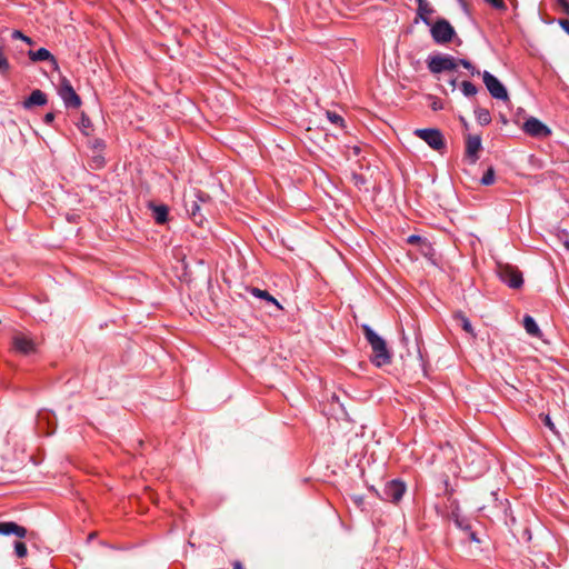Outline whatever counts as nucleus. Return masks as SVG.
Segmentation results:
<instances>
[{"label": "nucleus", "instance_id": "obj_1", "mask_svg": "<svg viewBox=\"0 0 569 569\" xmlns=\"http://www.w3.org/2000/svg\"><path fill=\"white\" fill-rule=\"evenodd\" d=\"M362 330L373 351L372 362L377 367L390 363L391 356L387 348L386 341L380 336H378L368 325H363Z\"/></svg>", "mask_w": 569, "mask_h": 569}, {"label": "nucleus", "instance_id": "obj_2", "mask_svg": "<svg viewBox=\"0 0 569 569\" xmlns=\"http://www.w3.org/2000/svg\"><path fill=\"white\" fill-rule=\"evenodd\" d=\"M210 200V197L207 193L201 191H196L193 196L189 197L184 201V208L188 214L197 224H202L204 217L201 213V207L206 204Z\"/></svg>", "mask_w": 569, "mask_h": 569}, {"label": "nucleus", "instance_id": "obj_3", "mask_svg": "<svg viewBox=\"0 0 569 569\" xmlns=\"http://www.w3.org/2000/svg\"><path fill=\"white\" fill-rule=\"evenodd\" d=\"M427 64L430 72L436 74L443 71H452L458 67L457 59L449 54L429 57Z\"/></svg>", "mask_w": 569, "mask_h": 569}, {"label": "nucleus", "instance_id": "obj_4", "mask_svg": "<svg viewBox=\"0 0 569 569\" xmlns=\"http://www.w3.org/2000/svg\"><path fill=\"white\" fill-rule=\"evenodd\" d=\"M431 37L436 43L443 44L451 41L455 36V29L445 19H439L430 29Z\"/></svg>", "mask_w": 569, "mask_h": 569}, {"label": "nucleus", "instance_id": "obj_5", "mask_svg": "<svg viewBox=\"0 0 569 569\" xmlns=\"http://www.w3.org/2000/svg\"><path fill=\"white\" fill-rule=\"evenodd\" d=\"M12 345L14 351L23 356H31L38 351V342L23 332H18L13 336Z\"/></svg>", "mask_w": 569, "mask_h": 569}, {"label": "nucleus", "instance_id": "obj_6", "mask_svg": "<svg viewBox=\"0 0 569 569\" xmlns=\"http://www.w3.org/2000/svg\"><path fill=\"white\" fill-rule=\"evenodd\" d=\"M415 136L423 140L436 151H441L446 147L443 136L438 129H417L415 130Z\"/></svg>", "mask_w": 569, "mask_h": 569}, {"label": "nucleus", "instance_id": "obj_7", "mask_svg": "<svg viewBox=\"0 0 569 569\" xmlns=\"http://www.w3.org/2000/svg\"><path fill=\"white\" fill-rule=\"evenodd\" d=\"M483 83L486 84V88L488 89L489 93L492 98L497 100H508V92L506 87L499 81L498 78H496L493 74H491L489 71H483L482 73Z\"/></svg>", "mask_w": 569, "mask_h": 569}, {"label": "nucleus", "instance_id": "obj_8", "mask_svg": "<svg viewBox=\"0 0 569 569\" xmlns=\"http://www.w3.org/2000/svg\"><path fill=\"white\" fill-rule=\"evenodd\" d=\"M406 492L405 482L393 479L388 481L382 490L381 499L390 502H398L401 500Z\"/></svg>", "mask_w": 569, "mask_h": 569}, {"label": "nucleus", "instance_id": "obj_9", "mask_svg": "<svg viewBox=\"0 0 569 569\" xmlns=\"http://www.w3.org/2000/svg\"><path fill=\"white\" fill-rule=\"evenodd\" d=\"M522 129L527 134L535 138H547L551 134V129L535 117L527 119Z\"/></svg>", "mask_w": 569, "mask_h": 569}, {"label": "nucleus", "instance_id": "obj_10", "mask_svg": "<svg viewBox=\"0 0 569 569\" xmlns=\"http://www.w3.org/2000/svg\"><path fill=\"white\" fill-rule=\"evenodd\" d=\"M59 96L68 108H79L81 104L80 97L68 80L62 81L59 89Z\"/></svg>", "mask_w": 569, "mask_h": 569}, {"label": "nucleus", "instance_id": "obj_11", "mask_svg": "<svg viewBox=\"0 0 569 569\" xmlns=\"http://www.w3.org/2000/svg\"><path fill=\"white\" fill-rule=\"evenodd\" d=\"M500 278L510 288H520L523 283L522 274L517 269L505 266L500 269Z\"/></svg>", "mask_w": 569, "mask_h": 569}, {"label": "nucleus", "instance_id": "obj_12", "mask_svg": "<svg viewBox=\"0 0 569 569\" xmlns=\"http://www.w3.org/2000/svg\"><path fill=\"white\" fill-rule=\"evenodd\" d=\"M28 533V530L13 522V521H3L0 522V536H16L18 538H24Z\"/></svg>", "mask_w": 569, "mask_h": 569}, {"label": "nucleus", "instance_id": "obj_13", "mask_svg": "<svg viewBox=\"0 0 569 569\" xmlns=\"http://www.w3.org/2000/svg\"><path fill=\"white\" fill-rule=\"evenodd\" d=\"M481 149L480 136H468L466 141V156L475 163L479 159V151Z\"/></svg>", "mask_w": 569, "mask_h": 569}, {"label": "nucleus", "instance_id": "obj_14", "mask_svg": "<svg viewBox=\"0 0 569 569\" xmlns=\"http://www.w3.org/2000/svg\"><path fill=\"white\" fill-rule=\"evenodd\" d=\"M47 103V96L39 89L33 90L30 96L23 101L24 109H31L34 106H44Z\"/></svg>", "mask_w": 569, "mask_h": 569}, {"label": "nucleus", "instance_id": "obj_15", "mask_svg": "<svg viewBox=\"0 0 569 569\" xmlns=\"http://www.w3.org/2000/svg\"><path fill=\"white\" fill-rule=\"evenodd\" d=\"M149 208L152 211L154 221L159 224H163L168 220L169 209L166 204L150 203Z\"/></svg>", "mask_w": 569, "mask_h": 569}, {"label": "nucleus", "instance_id": "obj_16", "mask_svg": "<svg viewBox=\"0 0 569 569\" xmlns=\"http://www.w3.org/2000/svg\"><path fill=\"white\" fill-rule=\"evenodd\" d=\"M29 58L33 61V62H37V61H46V60H49L51 61L53 64H57V61L54 59V57L51 54V52L46 49V48H40L36 51H29Z\"/></svg>", "mask_w": 569, "mask_h": 569}, {"label": "nucleus", "instance_id": "obj_17", "mask_svg": "<svg viewBox=\"0 0 569 569\" xmlns=\"http://www.w3.org/2000/svg\"><path fill=\"white\" fill-rule=\"evenodd\" d=\"M249 291L253 297L263 299L267 302L274 305L278 309H282L278 300L274 297H272L268 291L261 290L259 288H250Z\"/></svg>", "mask_w": 569, "mask_h": 569}, {"label": "nucleus", "instance_id": "obj_18", "mask_svg": "<svg viewBox=\"0 0 569 569\" xmlns=\"http://www.w3.org/2000/svg\"><path fill=\"white\" fill-rule=\"evenodd\" d=\"M418 14L426 24H430L429 16L433 12L427 0H417Z\"/></svg>", "mask_w": 569, "mask_h": 569}, {"label": "nucleus", "instance_id": "obj_19", "mask_svg": "<svg viewBox=\"0 0 569 569\" xmlns=\"http://www.w3.org/2000/svg\"><path fill=\"white\" fill-rule=\"evenodd\" d=\"M523 327L530 336L538 337L540 335V329L531 316H525Z\"/></svg>", "mask_w": 569, "mask_h": 569}, {"label": "nucleus", "instance_id": "obj_20", "mask_svg": "<svg viewBox=\"0 0 569 569\" xmlns=\"http://www.w3.org/2000/svg\"><path fill=\"white\" fill-rule=\"evenodd\" d=\"M475 116L479 124L487 126L491 122V114L488 109L477 108L475 110Z\"/></svg>", "mask_w": 569, "mask_h": 569}, {"label": "nucleus", "instance_id": "obj_21", "mask_svg": "<svg viewBox=\"0 0 569 569\" xmlns=\"http://www.w3.org/2000/svg\"><path fill=\"white\" fill-rule=\"evenodd\" d=\"M455 318L460 322L462 329L470 333L472 337H476V333L473 331V327L470 322V320L462 313V312H457L455 315Z\"/></svg>", "mask_w": 569, "mask_h": 569}, {"label": "nucleus", "instance_id": "obj_22", "mask_svg": "<svg viewBox=\"0 0 569 569\" xmlns=\"http://www.w3.org/2000/svg\"><path fill=\"white\" fill-rule=\"evenodd\" d=\"M461 91H462L463 96H466V97H473L475 94H477L478 89L472 82L462 81Z\"/></svg>", "mask_w": 569, "mask_h": 569}, {"label": "nucleus", "instance_id": "obj_23", "mask_svg": "<svg viewBox=\"0 0 569 569\" xmlns=\"http://www.w3.org/2000/svg\"><path fill=\"white\" fill-rule=\"evenodd\" d=\"M495 177H496V174H495V170H493V168H489V169L483 173V176H482V178H481V183H482L483 186H490V184H492V183L495 182Z\"/></svg>", "mask_w": 569, "mask_h": 569}, {"label": "nucleus", "instance_id": "obj_24", "mask_svg": "<svg viewBox=\"0 0 569 569\" xmlns=\"http://www.w3.org/2000/svg\"><path fill=\"white\" fill-rule=\"evenodd\" d=\"M326 114H327L328 120L332 124H336V126H339V127H343V119H342L341 116H339L338 113L332 112V111H327Z\"/></svg>", "mask_w": 569, "mask_h": 569}, {"label": "nucleus", "instance_id": "obj_25", "mask_svg": "<svg viewBox=\"0 0 569 569\" xmlns=\"http://www.w3.org/2000/svg\"><path fill=\"white\" fill-rule=\"evenodd\" d=\"M14 551H16L17 557H19V558L26 557L28 553L26 543L21 542V541H16L14 542Z\"/></svg>", "mask_w": 569, "mask_h": 569}, {"label": "nucleus", "instance_id": "obj_26", "mask_svg": "<svg viewBox=\"0 0 569 569\" xmlns=\"http://www.w3.org/2000/svg\"><path fill=\"white\" fill-rule=\"evenodd\" d=\"M486 3L491 6L496 10L506 11L507 4L503 0H483Z\"/></svg>", "mask_w": 569, "mask_h": 569}, {"label": "nucleus", "instance_id": "obj_27", "mask_svg": "<svg viewBox=\"0 0 569 569\" xmlns=\"http://www.w3.org/2000/svg\"><path fill=\"white\" fill-rule=\"evenodd\" d=\"M428 99L431 101L430 102V108L433 111H439V110L443 109V102H442L441 99H439L437 97H433V96H429Z\"/></svg>", "mask_w": 569, "mask_h": 569}, {"label": "nucleus", "instance_id": "obj_28", "mask_svg": "<svg viewBox=\"0 0 569 569\" xmlns=\"http://www.w3.org/2000/svg\"><path fill=\"white\" fill-rule=\"evenodd\" d=\"M457 63L458 64H461L463 68H466L467 70L470 71V73L473 76L476 73H479L475 67L472 66V63L469 61V60H466V59H460V60H457Z\"/></svg>", "mask_w": 569, "mask_h": 569}, {"label": "nucleus", "instance_id": "obj_29", "mask_svg": "<svg viewBox=\"0 0 569 569\" xmlns=\"http://www.w3.org/2000/svg\"><path fill=\"white\" fill-rule=\"evenodd\" d=\"M11 37L12 39H20V40H23L24 42H27L28 44H32V40L31 38L27 37L26 34H23L21 31L19 30H14L12 33H11Z\"/></svg>", "mask_w": 569, "mask_h": 569}, {"label": "nucleus", "instance_id": "obj_30", "mask_svg": "<svg viewBox=\"0 0 569 569\" xmlns=\"http://www.w3.org/2000/svg\"><path fill=\"white\" fill-rule=\"evenodd\" d=\"M453 517H455V523L463 529V530H470V526L469 523L465 520V519H460L456 513H453Z\"/></svg>", "mask_w": 569, "mask_h": 569}, {"label": "nucleus", "instance_id": "obj_31", "mask_svg": "<svg viewBox=\"0 0 569 569\" xmlns=\"http://www.w3.org/2000/svg\"><path fill=\"white\" fill-rule=\"evenodd\" d=\"M542 420H543V423L546 427H548L553 432L556 431V427H555L553 422L551 421V418L549 415H545Z\"/></svg>", "mask_w": 569, "mask_h": 569}, {"label": "nucleus", "instance_id": "obj_32", "mask_svg": "<svg viewBox=\"0 0 569 569\" xmlns=\"http://www.w3.org/2000/svg\"><path fill=\"white\" fill-rule=\"evenodd\" d=\"M557 3L559 4V7H561V9L563 10L565 13L569 14V2H568V0H557Z\"/></svg>", "mask_w": 569, "mask_h": 569}, {"label": "nucleus", "instance_id": "obj_33", "mask_svg": "<svg viewBox=\"0 0 569 569\" xmlns=\"http://www.w3.org/2000/svg\"><path fill=\"white\" fill-rule=\"evenodd\" d=\"M54 120V114L52 112H48L44 118H43V122L47 123V124H51Z\"/></svg>", "mask_w": 569, "mask_h": 569}, {"label": "nucleus", "instance_id": "obj_34", "mask_svg": "<svg viewBox=\"0 0 569 569\" xmlns=\"http://www.w3.org/2000/svg\"><path fill=\"white\" fill-rule=\"evenodd\" d=\"M421 240V237L420 236H417V234H411L408 237V243H411V244H415L417 242H419Z\"/></svg>", "mask_w": 569, "mask_h": 569}, {"label": "nucleus", "instance_id": "obj_35", "mask_svg": "<svg viewBox=\"0 0 569 569\" xmlns=\"http://www.w3.org/2000/svg\"><path fill=\"white\" fill-rule=\"evenodd\" d=\"M559 24L569 34V21L568 20H560Z\"/></svg>", "mask_w": 569, "mask_h": 569}, {"label": "nucleus", "instance_id": "obj_36", "mask_svg": "<svg viewBox=\"0 0 569 569\" xmlns=\"http://www.w3.org/2000/svg\"><path fill=\"white\" fill-rule=\"evenodd\" d=\"M470 539H471L472 541L479 542V539L477 538L476 533H475V532H472V531H470Z\"/></svg>", "mask_w": 569, "mask_h": 569}, {"label": "nucleus", "instance_id": "obj_37", "mask_svg": "<svg viewBox=\"0 0 569 569\" xmlns=\"http://www.w3.org/2000/svg\"><path fill=\"white\" fill-rule=\"evenodd\" d=\"M233 569H244V568L242 567V565L239 561H236L233 563Z\"/></svg>", "mask_w": 569, "mask_h": 569}, {"label": "nucleus", "instance_id": "obj_38", "mask_svg": "<svg viewBox=\"0 0 569 569\" xmlns=\"http://www.w3.org/2000/svg\"><path fill=\"white\" fill-rule=\"evenodd\" d=\"M566 237H568V234H566ZM563 244H565L566 249L569 250V239L568 238H566L563 240Z\"/></svg>", "mask_w": 569, "mask_h": 569}]
</instances>
